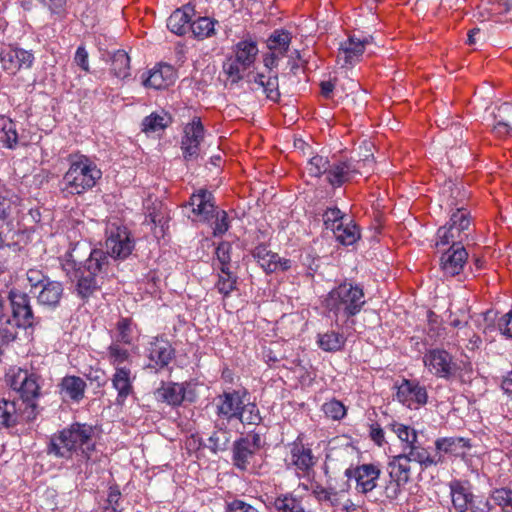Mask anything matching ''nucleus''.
<instances>
[{
  "label": "nucleus",
  "instance_id": "obj_46",
  "mask_svg": "<svg viewBox=\"0 0 512 512\" xmlns=\"http://www.w3.org/2000/svg\"><path fill=\"white\" fill-rule=\"evenodd\" d=\"M111 72L120 79L130 76V57L124 50H117L111 59Z\"/></svg>",
  "mask_w": 512,
  "mask_h": 512
},
{
  "label": "nucleus",
  "instance_id": "obj_35",
  "mask_svg": "<svg viewBox=\"0 0 512 512\" xmlns=\"http://www.w3.org/2000/svg\"><path fill=\"white\" fill-rule=\"evenodd\" d=\"M137 324L131 317H120L115 325L112 343L132 345L136 336Z\"/></svg>",
  "mask_w": 512,
  "mask_h": 512
},
{
  "label": "nucleus",
  "instance_id": "obj_60",
  "mask_svg": "<svg viewBox=\"0 0 512 512\" xmlns=\"http://www.w3.org/2000/svg\"><path fill=\"white\" fill-rule=\"evenodd\" d=\"M469 509L471 512H492L494 510V506L488 499L480 497L472 499Z\"/></svg>",
  "mask_w": 512,
  "mask_h": 512
},
{
  "label": "nucleus",
  "instance_id": "obj_3",
  "mask_svg": "<svg viewBox=\"0 0 512 512\" xmlns=\"http://www.w3.org/2000/svg\"><path fill=\"white\" fill-rule=\"evenodd\" d=\"M108 265V257L104 251H95L86 259L83 265L73 272H66V275L75 282V291L83 300L89 299L95 292L100 290L103 273Z\"/></svg>",
  "mask_w": 512,
  "mask_h": 512
},
{
  "label": "nucleus",
  "instance_id": "obj_53",
  "mask_svg": "<svg viewBox=\"0 0 512 512\" xmlns=\"http://www.w3.org/2000/svg\"><path fill=\"white\" fill-rule=\"evenodd\" d=\"M27 281L31 287L30 292L38 290L43 284L48 282L50 278L38 268H30L26 272Z\"/></svg>",
  "mask_w": 512,
  "mask_h": 512
},
{
  "label": "nucleus",
  "instance_id": "obj_54",
  "mask_svg": "<svg viewBox=\"0 0 512 512\" xmlns=\"http://www.w3.org/2000/svg\"><path fill=\"white\" fill-rule=\"evenodd\" d=\"M216 258L218 261V268H230L231 267V245L228 242H221L216 248Z\"/></svg>",
  "mask_w": 512,
  "mask_h": 512
},
{
  "label": "nucleus",
  "instance_id": "obj_37",
  "mask_svg": "<svg viewBox=\"0 0 512 512\" xmlns=\"http://www.w3.org/2000/svg\"><path fill=\"white\" fill-rule=\"evenodd\" d=\"M292 40V35L284 29H276L267 39V48L276 55L286 56Z\"/></svg>",
  "mask_w": 512,
  "mask_h": 512
},
{
  "label": "nucleus",
  "instance_id": "obj_57",
  "mask_svg": "<svg viewBox=\"0 0 512 512\" xmlns=\"http://www.w3.org/2000/svg\"><path fill=\"white\" fill-rule=\"evenodd\" d=\"M473 329L468 325L467 322H464L463 326L457 330L455 334V339L450 343L453 346L461 347L463 343H466L467 338L473 334Z\"/></svg>",
  "mask_w": 512,
  "mask_h": 512
},
{
  "label": "nucleus",
  "instance_id": "obj_49",
  "mask_svg": "<svg viewBox=\"0 0 512 512\" xmlns=\"http://www.w3.org/2000/svg\"><path fill=\"white\" fill-rule=\"evenodd\" d=\"M330 161L320 155L313 156L306 167L307 173L311 177H320L322 175H325L327 177L328 175V169H329Z\"/></svg>",
  "mask_w": 512,
  "mask_h": 512
},
{
  "label": "nucleus",
  "instance_id": "obj_18",
  "mask_svg": "<svg viewBox=\"0 0 512 512\" xmlns=\"http://www.w3.org/2000/svg\"><path fill=\"white\" fill-rule=\"evenodd\" d=\"M184 135L181 141V149L186 160L196 159L200 153V144L204 139V126L199 117H194L192 121L185 125Z\"/></svg>",
  "mask_w": 512,
  "mask_h": 512
},
{
  "label": "nucleus",
  "instance_id": "obj_42",
  "mask_svg": "<svg viewBox=\"0 0 512 512\" xmlns=\"http://www.w3.org/2000/svg\"><path fill=\"white\" fill-rule=\"evenodd\" d=\"M436 449L445 453L458 455L470 448L469 440L462 437L440 438L435 442Z\"/></svg>",
  "mask_w": 512,
  "mask_h": 512
},
{
  "label": "nucleus",
  "instance_id": "obj_6",
  "mask_svg": "<svg viewBox=\"0 0 512 512\" xmlns=\"http://www.w3.org/2000/svg\"><path fill=\"white\" fill-rule=\"evenodd\" d=\"M7 383L19 395V405L27 412V421L35 418V400L40 396V376L22 368H12L6 375Z\"/></svg>",
  "mask_w": 512,
  "mask_h": 512
},
{
  "label": "nucleus",
  "instance_id": "obj_1",
  "mask_svg": "<svg viewBox=\"0 0 512 512\" xmlns=\"http://www.w3.org/2000/svg\"><path fill=\"white\" fill-rule=\"evenodd\" d=\"M96 429L87 423L75 422L51 437L49 453L56 457L70 459L74 453L81 452L89 461L95 450Z\"/></svg>",
  "mask_w": 512,
  "mask_h": 512
},
{
  "label": "nucleus",
  "instance_id": "obj_10",
  "mask_svg": "<svg viewBox=\"0 0 512 512\" xmlns=\"http://www.w3.org/2000/svg\"><path fill=\"white\" fill-rule=\"evenodd\" d=\"M289 457L290 464L294 467L299 478L310 479L315 475L318 457L314 455L311 446L303 442L302 436H298L295 441L289 444Z\"/></svg>",
  "mask_w": 512,
  "mask_h": 512
},
{
  "label": "nucleus",
  "instance_id": "obj_29",
  "mask_svg": "<svg viewBox=\"0 0 512 512\" xmlns=\"http://www.w3.org/2000/svg\"><path fill=\"white\" fill-rule=\"evenodd\" d=\"M401 454L406 456L409 462L414 461L419 463L423 470L431 466H436L443 461L441 455H432L427 448L421 445L418 439L416 443L408 446L407 451H403Z\"/></svg>",
  "mask_w": 512,
  "mask_h": 512
},
{
  "label": "nucleus",
  "instance_id": "obj_4",
  "mask_svg": "<svg viewBox=\"0 0 512 512\" xmlns=\"http://www.w3.org/2000/svg\"><path fill=\"white\" fill-rule=\"evenodd\" d=\"M365 304L363 289L358 285L343 282L332 289L323 299L322 305L336 320L357 315Z\"/></svg>",
  "mask_w": 512,
  "mask_h": 512
},
{
  "label": "nucleus",
  "instance_id": "obj_45",
  "mask_svg": "<svg viewBox=\"0 0 512 512\" xmlns=\"http://www.w3.org/2000/svg\"><path fill=\"white\" fill-rule=\"evenodd\" d=\"M333 233L337 241L343 245H352L360 238L359 228L348 219Z\"/></svg>",
  "mask_w": 512,
  "mask_h": 512
},
{
  "label": "nucleus",
  "instance_id": "obj_55",
  "mask_svg": "<svg viewBox=\"0 0 512 512\" xmlns=\"http://www.w3.org/2000/svg\"><path fill=\"white\" fill-rule=\"evenodd\" d=\"M164 120V117L157 114H151L150 116H147L142 123L143 131L157 132L163 130L167 126V123H165Z\"/></svg>",
  "mask_w": 512,
  "mask_h": 512
},
{
  "label": "nucleus",
  "instance_id": "obj_25",
  "mask_svg": "<svg viewBox=\"0 0 512 512\" xmlns=\"http://www.w3.org/2000/svg\"><path fill=\"white\" fill-rule=\"evenodd\" d=\"M253 256L267 273L287 271L292 266L290 259L279 257L277 253L270 251L265 245L255 247Z\"/></svg>",
  "mask_w": 512,
  "mask_h": 512
},
{
  "label": "nucleus",
  "instance_id": "obj_15",
  "mask_svg": "<svg viewBox=\"0 0 512 512\" xmlns=\"http://www.w3.org/2000/svg\"><path fill=\"white\" fill-rule=\"evenodd\" d=\"M261 447V438L258 434L247 435L235 441L233 445L234 466L243 471L253 469L256 453Z\"/></svg>",
  "mask_w": 512,
  "mask_h": 512
},
{
  "label": "nucleus",
  "instance_id": "obj_40",
  "mask_svg": "<svg viewBox=\"0 0 512 512\" xmlns=\"http://www.w3.org/2000/svg\"><path fill=\"white\" fill-rule=\"evenodd\" d=\"M237 281V275L230 268H218L217 281L214 287L223 298H226L237 289Z\"/></svg>",
  "mask_w": 512,
  "mask_h": 512
},
{
  "label": "nucleus",
  "instance_id": "obj_19",
  "mask_svg": "<svg viewBox=\"0 0 512 512\" xmlns=\"http://www.w3.org/2000/svg\"><path fill=\"white\" fill-rule=\"evenodd\" d=\"M105 245L113 258L125 259L134 249V241L126 227H111Z\"/></svg>",
  "mask_w": 512,
  "mask_h": 512
},
{
  "label": "nucleus",
  "instance_id": "obj_38",
  "mask_svg": "<svg viewBox=\"0 0 512 512\" xmlns=\"http://www.w3.org/2000/svg\"><path fill=\"white\" fill-rule=\"evenodd\" d=\"M19 142L17 125L6 116H0V143L9 149H15Z\"/></svg>",
  "mask_w": 512,
  "mask_h": 512
},
{
  "label": "nucleus",
  "instance_id": "obj_2",
  "mask_svg": "<svg viewBox=\"0 0 512 512\" xmlns=\"http://www.w3.org/2000/svg\"><path fill=\"white\" fill-rule=\"evenodd\" d=\"M68 163V170L60 182V190L65 196L83 195L95 187L102 177L97 164L84 154H70Z\"/></svg>",
  "mask_w": 512,
  "mask_h": 512
},
{
  "label": "nucleus",
  "instance_id": "obj_47",
  "mask_svg": "<svg viewBox=\"0 0 512 512\" xmlns=\"http://www.w3.org/2000/svg\"><path fill=\"white\" fill-rule=\"evenodd\" d=\"M215 22L208 17H199L191 22L190 30L198 39L210 37L215 32Z\"/></svg>",
  "mask_w": 512,
  "mask_h": 512
},
{
  "label": "nucleus",
  "instance_id": "obj_22",
  "mask_svg": "<svg viewBox=\"0 0 512 512\" xmlns=\"http://www.w3.org/2000/svg\"><path fill=\"white\" fill-rule=\"evenodd\" d=\"M177 78V72L174 67L167 63H159L147 72L143 78V85L146 88L163 90L172 86Z\"/></svg>",
  "mask_w": 512,
  "mask_h": 512
},
{
  "label": "nucleus",
  "instance_id": "obj_43",
  "mask_svg": "<svg viewBox=\"0 0 512 512\" xmlns=\"http://www.w3.org/2000/svg\"><path fill=\"white\" fill-rule=\"evenodd\" d=\"M388 428L393 433H395L398 439L401 441L403 451H407L408 446L416 443V440L418 439L417 431L411 426L405 425L403 423L393 421L388 424Z\"/></svg>",
  "mask_w": 512,
  "mask_h": 512
},
{
  "label": "nucleus",
  "instance_id": "obj_48",
  "mask_svg": "<svg viewBox=\"0 0 512 512\" xmlns=\"http://www.w3.org/2000/svg\"><path fill=\"white\" fill-rule=\"evenodd\" d=\"M311 490L313 496L319 502H327L332 507L340 505L339 494L337 491L327 489L319 483L312 484Z\"/></svg>",
  "mask_w": 512,
  "mask_h": 512
},
{
  "label": "nucleus",
  "instance_id": "obj_23",
  "mask_svg": "<svg viewBox=\"0 0 512 512\" xmlns=\"http://www.w3.org/2000/svg\"><path fill=\"white\" fill-rule=\"evenodd\" d=\"M468 252L463 245L456 244L444 252L440 259V267L447 277L459 275L467 262Z\"/></svg>",
  "mask_w": 512,
  "mask_h": 512
},
{
  "label": "nucleus",
  "instance_id": "obj_16",
  "mask_svg": "<svg viewBox=\"0 0 512 512\" xmlns=\"http://www.w3.org/2000/svg\"><path fill=\"white\" fill-rule=\"evenodd\" d=\"M397 400L411 410H417L428 402V392L418 380L402 379L397 386Z\"/></svg>",
  "mask_w": 512,
  "mask_h": 512
},
{
  "label": "nucleus",
  "instance_id": "obj_63",
  "mask_svg": "<svg viewBox=\"0 0 512 512\" xmlns=\"http://www.w3.org/2000/svg\"><path fill=\"white\" fill-rule=\"evenodd\" d=\"M369 435L378 446H382L385 443L384 431L378 423H374L370 426Z\"/></svg>",
  "mask_w": 512,
  "mask_h": 512
},
{
  "label": "nucleus",
  "instance_id": "obj_62",
  "mask_svg": "<svg viewBox=\"0 0 512 512\" xmlns=\"http://www.w3.org/2000/svg\"><path fill=\"white\" fill-rule=\"evenodd\" d=\"M501 122L512 125V104L504 103L498 108V113L495 116Z\"/></svg>",
  "mask_w": 512,
  "mask_h": 512
},
{
  "label": "nucleus",
  "instance_id": "obj_9",
  "mask_svg": "<svg viewBox=\"0 0 512 512\" xmlns=\"http://www.w3.org/2000/svg\"><path fill=\"white\" fill-rule=\"evenodd\" d=\"M470 225L471 219L468 210L463 206L457 207L456 211L451 214L448 226L438 229L436 246L462 245V242L468 237L467 231L470 229Z\"/></svg>",
  "mask_w": 512,
  "mask_h": 512
},
{
  "label": "nucleus",
  "instance_id": "obj_58",
  "mask_svg": "<svg viewBox=\"0 0 512 512\" xmlns=\"http://www.w3.org/2000/svg\"><path fill=\"white\" fill-rule=\"evenodd\" d=\"M17 331L14 326L0 327V355L4 346L8 345L16 338Z\"/></svg>",
  "mask_w": 512,
  "mask_h": 512
},
{
  "label": "nucleus",
  "instance_id": "obj_27",
  "mask_svg": "<svg viewBox=\"0 0 512 512\" xmlns=\"http://www.w3.org/2000/svg\"><path fill=\"white\" fill-rule=\"evenodd\" d=\"M135 375L130 368H118L112 376V386L117 391L116 404L123 405L126 399L134 393L133 382Z\"/></svg>",
  "mask_w": 512,
  "mask_h": 512
},
{
  "label": "nucleus",
  "instance_id": "obj_17",
  "mask_svg": "<svg viewBox=\"0 0 512 512\" xmlns=\"http://www.w3.org/2000/svg\"><path fill=\"white\" fill-rule=\"evenodd\" d=\"M380 475L381 469L373 463L362 464L345 470V476L356 480L355 489L362 494H367L377 487Z\"/></svg>",
  "mask_w": 512,
  "mask_h": 512
},
{
  "label": "nucleus",
  "instance_id": "obj_5",
  "mask_svg": "<svg viewBox=\"0 0 512 512\" xmlns=\"http://www.w3.org/2000/svg\"><path fill=\"white\" fill-rule=\"evenodd\" d=\"M217 419L231 423L234 420L242 424H258L261 421L255 404L245 403L239 391L224 392L216 398Z\"/></svg>",
  "mask_w": 512,
  "mask_h": 512
},
{
  "label": "nucleus",
  "instance_id": "obj_32",
  "mask_svg": "<svg viewBox=\"0 0 512 512\" xmlns=\"http://www.w3.org/2000/svg\"><path fill=\"white\" fill-rule=\"evenodd\" d=\"M27 412L19 405V401L0 399V426L12 427L20 421H27Z\"/></svg>",
  "mask_w": 512,
  "mask_h": 512
},
{
  "label": "nucleus",
  "instance_id": "obj_24",
  "mask_svg": "<svg viewBox=\"0 0 512 512\" xmlns=\"http://www.w3.org/2000/svg\"><path fill=\"white\" fill-rule=\"evenodd\" d=\"M368 43L367 39L361 40L354 35L349 36L347 40L340 44L337 62L342 66H350L359 62Z\"/></svg>",
  "mask_w": 512,
  "mask_h": 512
},
{
  "label": "nucleus",
  "instance_id": "obj_14",
  "mask_svg": "<svg viewBox=\"0 0 512 512\" xmlns=\"http://www.w3.org/2000/svg\"><path fill=\"white\" fill-rule=\"evenodd\" d=\"M389 483L385 487L387 498L396 499L402 488L410 481L411 466L406 456H394L388 463Z\"/></svg>",
  "mask_w": 512,
  "mask_h": 512
},
{
  "label": "nucleus",
  "instance_id": "obj_31",
  "mask_svg": "<svg viewBox=\"0 0 512 512\" xmlns=\"http://www.w3.org/2000/svg\"><path fill=\"white\" fill-rule=\"evenodd\" d=\"M194 13V7L190 4L176 9L167 20L168 29L180 36L186 34V32L190 30V25Z\"/></svg>",
  "mask_w": 512,
  "mask_h": 512
},
{
  "label": "nucleus",
  "instance_id": "obj_21",
  "mask_svg": "<svg viewBox=\"0 0 512 512\" xmlns=\"http://www.w3.org/2000/svg\"><path fill=\"white\" fill-rule=\"evenodd\" d=\"M175 356V350L169 341L154 337L148 345L147 357L149 359L148 367L160 370L168 366Z\"/></svg>",
  "mask_w": 512,
  "mask_h": 512
},
{
  "label": "nucleus",
  "instance_id": "obj_28",
  "mask_svg": "<svg viewBox=\"0 0 512 512\" xmlns=\"http://www.w3.org/2000/svg\"><path fill=\"white\" fill-rule=\"evenodd\" d=\"M63 285L59 281L49 280L38 290L33 291V295L37 298V302L47 308H56L63 296Z\"/></svg>",
  "mask_w": 512,
  "mask_h": 512
},
{
  "label": "nucleus",
  "instance_id": "obj_59",
  "mask_svg": "<svg viewBox=\"0 0 512 512\" xmlns=\"http://www.w3.org/2000/svg\"><path fill=\"white\" fill-rule=\"evenodd\" d=\"M227 512H258V510L243 500L234 499L228 503Z\"/></svg>",
  "mask_w": 512,
  "mask_h": 512
},
{
  "label": "nucleus",
  "instance_id": "obj_8",
  "mask_svg": "<svg viewBox=\"0 0 512 512\" xmlns=\"http://www.w3.org/2000/svg\"><path fill=\"white\" fill-rule=\"evenodd\" d=\"M233 54L222 67L231 85L239 83L244 78V72L254 65L259 54L258 44L251 38L243 39L234 46Z\"/></svg>",
  "mask_w": 512,
  "mask_h": 512
},
{
  "label": "nucleus",
  "instance_id": "obj_30",
  "mask_svg": "<svg viewBox=\"0 0 512 512\" xmlns=\"http://www.w3.org/2000/svg\"><path fill=\"white\" fill-rule=\"evenodd\" d=\"M58 387L63 399H69L73 402L79 403L85 396L87 385L81 377L67 375L62 378Z\"/></svg>",
  "mask_w": 512,
  "mask_h": 512
},
{
  "label": "nucleus",
  "instance_id": "obj_20",
  "mask_svg": "<svg viewBox=\"0 0 512 512\" xmlns=\"http://www.w3.org/2000/svg\"><path fill=\"white\" fill-rule=\"evenodd\" d=\"M34 56L31 52L13 46L3 48L0 52V62L4 71L9 74H16L21 69H28L32 66Z\"/></svg>",
  "mask_w": 512,
  "mask_h": 512
},
{
  "label": "nucleus",
  "instance_id": "obj_50",
  "mask_svg": "<svg viewBox=\"0 0 512 512\" xmlns=\"http://www.w3.org/2000/svg\"><path fill=\"white\" fill-rule=\"evenodd\" d=\"M346 220L345 214L337 207L327 208L323 213L324 225L326 229H330L332 232L339 228Z\"/></svg>",
  "mask_w": 512,
  "mask_h": 512
},
{
  "label": "nucleus",
  "instance_id": "obj_52",
  "mask_svg": "<svg viewBox=\"0 0 512 512\" xmlns=\"http://www.w3.org/2000/svg\"><path fill=\"white\" fill-rule=\"evenodd\" d=\"M322 411L326 417L331 418L332 420H341L347 413L344 404L335 398L325 402L322 406Z\"/></svg>",
  "mask_w": 512,
  "mask_h": 512
},
{
  "label": "nucleus",
  "instance_id": "obj_51",
  "mask_svg": "<svg viewBox=\"0 0 512 512\" xmlns=\"http://www.w3.org/2000/svg\"><path fill=\"white\" fill-rule=\"evenodd\" d=\"M496 505L503 512H512V490L506 488L495 489L490 495Z\"/></svg>",
  "mask_w": 512,
  "mask_h": 512
},
{
  "label": "nucleus",
  "instance_id": "obj_39",
  "mask_svg": "<svg viewBox=\"0 0 512 512\" xmlns=\"http://www.w3.org/2000/svg\"><path fill=\"white\" fill-rule=\"evenodd\" d=\"M345 342V336L334 330L319 333L317 336L318 346L326 352L340 351L344 347Z\"/></svg>",
  "mask_w": 512,
  "mask_h": 512
},
{
  "label": "nucleus",
  "instance_id": "obj_64",
  "mask_svg": "<svg viewBox=\"0 0 512 512\" xmlns=\"http://www.w3.org/2000/svg\"><path fill=\"white\" fill-rule=\"evenodd\" d=\"M512 9V0H496L492 3L491 11L495 14L507 13Z\"/></svg>",
  "mask_w": 512,
  "mask_h": 512
},
{
  "label": "nucleus",
  "instance_id": "obj_56",
  "mask_svg": "<svg viewBox=\"0 0 512 512\" xmlns=\"http://www.w3.org/2000/svg\"><path fill=\"white\" fill-rule=\"evenodd\" d=\"M263 92L265 93L266 97L269 100L274 102L279 100L280 92L277 75H270L267 77L265 87L263 88Z\"/></svg>",
  "mask_w": 512,
  "mask_h": 512
},
{
  "label": "nucleus",
  "instance_id": "obj_26",
  "mask_svg": "<svg viewBox=\"0 0 512 512\" xmlns=\"http://www.w3.org/2000/svg\"><path fill=\"white\" fill-rule=\"evenodd\" d=\"M99 249H92L86 242L75 243L63 256L61 265L66 272H73L79 266L83 265L86 259H90V255Z\"/></svg>",
  "mask_w": 512,
  "mask_h": 512
},
{
  "label": "nucleus",
  "instance_id": "obj_34",
  "mask_svg": "<svg viewBox=\"0 0 512 512\" xmlns=\"http://www.w3.org/2000/svg\"><path fill=\"white\" fill-rule=\"evenodd\" d=\"M183 385L174 382H162L161 386L154 392L157 401L171 406H179L185 398Z\"/></svg>",
  "mask_w": 512,
  "mask_h": 512
},
{
  "label": "nucleus",
  "instance_id": "obj_11",
  "mask_svg": "<svg viewBox=\"0 0 512 512\" xmlns=\"http://www.w3.org/2000/svg\"><path fill=\"white\" fill-rule=\"evenodd\" d=\"M8 299L12 309L10 326H14L17 330L19 327L28 328L38 323L31 306L30 296L27 293L13 288L8 293Z\"/></svg>",
  "mask_w": 512,
  "mask_h": 512
},
{
  "label": "nucleus",
  "instance_id": "obj_41",
  "mask_svg": "<svg viewBox=\"0 0 512 512\" xmlns=\"http://www.w3.org/2000/svg\"><path fill=\"white\" fill-rule=\"evenodd\" d=\"M106 358L115 370L118 368H129L124 364L131 362L130 352L119 343H111L107 347Z\"/></svg>",
  "mask_w": 512,
  "mask_h": 512
},
{
  "label": "nucleus",
  "instance_id": "obj_33",
  "mask_svg": "<svg viewBox=\"0 0 512 512\" xmlns=\"http://www.w3.org/2000/svg\"><path fill=\"white\" fill-rule=\"evenodd\" d=\"M452 504L457 512H466L473 499L468 482L460 480L451 481L449 484Z\"/></svg>",
  "mask_w": 512,
  "mask_h": 512
},
{
  "label": "nucleus",
  "instance_id": "obj_36",
  "mask_svg": "<svg viewBox=\"0 0 512 512\" xmlns=\"http://www.w3.org/2000/svg\"><path fill=\"white\" fill-rule=\"evenodd\" d=\"M226 421L217 419L215 421L214 431L208 439V447L211 451H223L227 448L231 440V431L228 429Z\"/></svg>",
  "mask_w": 512,
  "mask_h": 512
},
{
  "label": "nucleus",
  "instance_id": "obj_7",
  "mask_svg": "<svg viewBox=\"0 0 512 512\" xmlns=\"http://www.w3.org/2000/svg\"><path fill=\"white\" fill-rule=\"evenodd\" d=\"M192 215H189L193 221L211 222L213 221V234L215 236L223 235L229 229L228 215L224 210H217L211 192L201 189L191 195L188 202Z\"/></svg>",
  "mask_w": 512,
  "mask_h": 512
},
{
  "label": "nucleus",
  "instance_id": "obj_13",
  "mask_svg": "<svg viewBox=\"0 0 512 512\" xmlns=\"http://www.w3.org/2000/svg\"><path fill=\"white\" fill-rule=\"evenodd\" d=\"M424 366L437 378L450 380L456 376L459 366L445 349L428 350L423 357Z\"/></svg>",
  "mask_w": 512,
  "mask_h": 512
},
{
  "label": "nucleus",
  "instance_id": "obj_61",
  "mask_svg": "<svg viewBox=\"0 0 512 512\" xmlns=\"http://www.w3.org/2000/svg\"><path fill=\"white\" fill-rule=\"evenodd\" d=\"M74 60L76 64L85 72L89 71L88 52L84 46H79L77 48Z\"/></svg>",
  "mask_w": 512,
  "mask_h": 512
},
{
  "label": "nucleus",
  "instance_id": "obj_44",
  "mask_svg": "<svg viewBox=\"0 0 512 512\" xmlns=\"http://www.w3.org/2000/svg\"><path fill=\"white\" fill-rule=\"evenodd\" d=\"M19 197L10 189L0 188V219H7L19 206Z\"/></svg>",
  "mask_w": 512,
  "mask_h": 512
},
{
  "label": "nucleus",
  "instance_id": "obj_12",
  "mask_svg": "<svg viewBox=\"0 0 512 512\" xmlns=\"http://www.w3.org/2000/svg\"><path fill=\"white\" fill-rule=\"evenodd\" d=\"M367 160H355L352 158H333L330 161L327 182L334 188L341 187L352 181L362 173Z\"/></svg>",
  "mask_w": 512,
  "mask_h": 512
}]
</instances>
